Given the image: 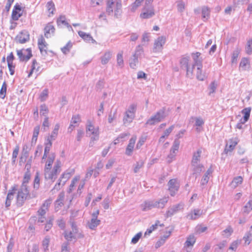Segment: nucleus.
Masks as SVG:
<instances>
[{"instance_id":"nucleus-22","label":"nucleus","mask_w":252,"mask_h":252,"mask_svg":"<svg viewBox=\"0 0 252 252\" xmlns=\"http://www.w3.org/2000/svg\"><path fill=\"white\" fill-rule=\"evenodd\" d=\"M60 128V124H57L54 127L53 131L47 138V142H51L56 139L58 134V131Z\"/></svg>"},{"instance_id":"nucleus-39","label":"nucleus","mask_w":252,"mask_h":252,"mask_svg":"<svg viewBox=\"0 0 252 252\" xmlns=\"http://www.w3.org/2000/svg\"><path fill=\"white\" fill-rule=\"evenodd\" d=\"M243 239L244 241V244L246 246L249 245L252 240V234L250 232H247L243 237Z\"/></svg>"},{"instance_id":"nucleus-8","label":"nucleus","mask_w":252,"mask_h":252,"mask_svg":"<svg viewBox=\"0 0 252 252\" xmlns=\"http://www.w3.org/2000/svg\"><path fill=\"white\" fill-rule=\"evenodd\" d=\"M143 49L141 45L136 47L135 53L129 60V65L131 68L135 69L138 64V58L143 53Z\"/></svg>"},{"instance_id":"nucleus-21","label":"nucleus","mask_w":252,"mask_h":252,"mask_svg":"<svg viewBox=\"0 0 252 252\" xmlns=\"http://www.w3.org/2000/svg\"><path fill=\"white\" fill-rule=\"evenodd\" d=\"M250 67V62L248 58H243L239 64V69L246 70Z\"/></svg>"},{"instance_id":"nucleus-62","label":"nucleus","mask_w":252,"mask_h":252,"mask_svg":"<svg viewBox=\"0 0 252 252\" xmlns=\"http://www.w3.org/2000/svg\"><path fill=\"white\" fill-rule=\"evenodd\" d=\"M233 232V229L230 226H228L223 231V234L225 236H229Z\"/></svg>"},{"instance_id":"nucleus-33","label":"nucleus","mask_w":252,"mask_h":252,"mask_svg":"<svg viewBox=\"0 0 252 252\" xmlns=\"http://www.w3.org/2000/svg\"><path fill=\"white\" fill-rule=\"evenodd\" d=\"M174 127L175 125H173L167 128L165 130H164L163 135H161L159 138V142L163 141L164 138H167L169 136L170 133L173 131Z\"/></svg>"},{"instance_id":"nucleus-2","label":"nucleus","mask_w":252,"mask_h":252,"mask_svg":"<svg viewBox=\"0 0 252 252\" xmlns=\"http://www.w3.org/2000/svg\"><path fill=\"white\" fill-rule=\"evenodd\" d=\"M16 193V203L18 205H22L30 197L29 190L26 186L21 185L20 189L17 188Z\"/></svg>"},{"instance_id":"nucleus-24","label":"nucleus","mask_w":252,"mask_h":252,"mask_svg":"<svg viewBox=\"0 0 252 252\" xmlns=\"http://www.w3.org/2000/svg\"><path fill=\"white\" fill-rule=\"evenodd\" d=\"M64 194L63 193H61L59 195L58 198L56 201L55 206L57 211L60 210L61 208L64 205Z\"/></svg>"},{"instance_id":"nucleus-31","label":"nucleus","mask_w":252,"mask_h":252,"mask_svg":"<svg viewBox=\"0 0 252 252\" xmlns=\"http://www.w3.org/2000/svg\"><path fill=\"white\" fill-rule=\"evenodd\" d=\"M134 114L127 113L126 112L125 115L123 119L124 124L125 126H128L133 120L134 118Z\"/></svg>"},{"instance_id":"nucleus-3","label":"nucleus","mask_w":252,"mask_h":252,"mask_svg":"<svg viewBox=\"0 0 252 252\" xmlns=\"http://www.w3.org/2000/svg\"><path fill=\"white\" fill-rule=\"evenodd\" d=\"M86 134L92 141H97L99 139V130L98 127H95L90 120H88L86 126Z\"/></svg>"},{"instance_id":"nucleus-64","label":"nucleus","mask_w":252,"mask_h":252,"mask_svg":"<svg viewBox=\"0 0 252 252\" xmlns=\"http://www.w3.org/2000/svg\"><path fill=\"white\" fill-rule=\"evenodd\" d=\"M28 252H39L38 246L36 244H33L29 248Z\"/></svg>"},{"instance_id":"nucleus-53","label":"nucleus","mask_w":252,"mask_h":252,"mask_svg":"<svg viewBox=\"0 0 252 252\" xmlns=\"http://www.w3.org/2000/svg\"><path fill=\"white\" fill-rule=\"evenodd\" d=\"M246 52L247 54L250 55L252 53V38L247 41L246 46Z\"/></svg>"},{"instance_id":"nucleus-44","label":"nucleus","mask_w":252,"mask_h":252,"mask_svg":"<svg viewBox=\"0 0 252 252\" xmlns=\"http://www.w3.org/2000/svg\"><path fill=\"white\" fill-rule=\"evenodd\" d=\"M57 23L58 26H61L62 25L66 26L68 24V23L66 21V18L64 15L60 16L57 19Z\"/></svg>"},{"instance_id":"nucleus-12","label":"nucleus","mask_w":252,"mask_h":252,"mask_svg":"<svg viewBox=\"0 0 252 252\" xmlns=\"http://www.w3.org/2000/svg\"><path fill=\"white\" fill-rule=\"evenodd\" d=\"M18 187V186L15 184L12 186L8 190L5 202L6 207L8 208L10 206L11 201L13 200L14 195L17 190Z\"/></svg>"},{"instance_id":"nucleus-50","label":"nucleus","mask_w":252,"mask_h":252,"mask_svg":"<svg viewBox=\"0 0 252 252\" xmlns=\"http://www.w3.org/2000/svg\"><path fill=\"white\" fill-rule=\"evenodd\" d=\"M22 12H19L16 11L13 8L12 12V14H11V18L13 20H14V21L18 20L19 19V18L21 16H22Z\"/></svg>"},{"instance_id":"nucleus-34","label":"nucleus","mask_w":252,"mask_h":252,"mask_svg":"<svg viewBox=\"0 0 252 252\" xmlns=\"http://www.w3.org/2000/svg\"><path fill=\"white\" fill-rule=\"evenodd\" d=\"M78 35L85 41L90 42V39H92V36L89 33H87L82 31L78 32Z\"/></svg>"},{"instance_id":"nucleus-14","label":"nucleus","mask_w":252,"mask_h":252,"mask_svg":"<svg viewBox=\"0 0 252 252\" xmlns=\"http://www.w3.org/2000/svg\"><path fill=\"white\" fill-rule=\"evenodd\" d=\"M201 153V151L198 150L196 153L194 154L192 160V165L194 166V171L196 173L200 172L203 168L202 165H197V163L199 161Z\"/></svg>"},{"instance_id":"nucleus-17","label":"nucleus","mask_w":252,"mask_h":252,"mask_svg":"<svg viewBox=\"0 0 252 252\" xmlns=\"http://www.w3.org/2000/svg\"><path fill=\"white\" fill-rule=\"evenodd\" d=\"M38 46L41 54L44 56L46 55L47 54V44L42 35L38 39Z\"/></svg>"},{"instance_id":"nucleus-19","label":"nucleus","mask_w":252,"mask_h":252,"mask_svg":"<svg viewBox=\"0 0 252 252\" xmlns=\"http://www.w3.org/2000/svg\"><path fill=\"white\" fill-rule=\"evenodd\" d=\"M44 36L47 38L51 37L54 35L55 29L54 26L51 23H48L44 29Z\"/></svg>"},{"instance_id":"nucleus-10","label":"nucleus","mask_w":252,"mask_h":252,"mask_svg":"<svg viewBox=\"0 0 252 252\" xmlns=\"http://www.w3.org/2000/svg\"><path fill=\"white\" fill-rule=\"evenodd\" d=\"M17 55L21 62H27L32 56V49L30 48L17 51Z\"/></svg>"},{"instance_id":"nucleus-59","label":"nucleus","mask_w":252,"mask_h":252,"mask_svg":"<svg viewBox=\"0 0 252 252\" xmlns=\"http://www.w3.org/2000/svg\"><path fill=\"white\" fill-rule=\"evenodd\" d=\"M136 105L135 104H131L127 110L126 111V112H127V113L134 114L135 116V113L136 112Z\"/></svg>"},{"instance_id":"nucleus-56","label":"nucleus","mask_w":252,"mask_h":252,"mask_svg":"<svg viewBox=\"0 0 252 252\" xmlns=\"http://www.w3.org/2000/svg\"><path fill=\"white\" fill-rule=\"evenodd\" d=\"M135 143H129L126 148V155L129 156L131 154L134 147Z\"/></svg>"},{"instance_id":"nucleus-47","label":"nucleus","mask_w":252,"mask_h":252,"mask_svg":"<svg viewBox=\"0 0 252 252\" xmlns=\"http://www.w3.org/2000/svg\"><path fill=\"white\" fill-rule=\"evenodd\" d=\"M52 146V143H47L44 149V153L42 157V159H45V160L48 157L47 155L49 153L51 147Z\"/></svg>"},{"instance_id":"nucleus-37","label":"nucleus","mask_w":252,"mask_h":252,"mask_svg":"<svg viewBox=\"0 0 252 252\" xmlns=\"http://www.w3.org/2000/svg\"><path fill=\"white\" fill-rule=\"evenodd\" d=\"M210 10L207 6H203L202 8V16L203 19L208 20L210 17Z\"/></svg>"},{"instance_id":"nucleus-23","label":"nucleus","mask_w":252,"mask_h":252,"mask_svg":"<svg viewBox=\"0 0 252 252\" xmlns=\"http://www.w3.org/2000/svg\"><path fill=\"white\" fill-rule=\"evenodd\" d=\"M25 167L27 168V171L24 174L22 185H24L25 184L28 183L31 179V165L27 164L25 166Z\"/></svg>"},{"instance_id":"nucleus-25","label":"nucleus","mask_w":252,"mask_h":252,"mask_svg":"<svg viewBox=\"0 0 252 252\" xmlns=\"http://www.w3.org/2000/svg\"><path fill=\"white\" fill-rule=\"evenodd\" d=\"M80 178L81 177L79 175H77L72 178L68 188L69 192H72L75 189V188L77 184L80 181Z\"/></svg>"},{"instance_id":"nucleus-11","label":"nucleus","mask_w":252,"mask_h":252,"mask_svg":"<svg viewBox=\"0 0 252 252\" xmlns=\"http://www.w3.org/2000/svg\"><path fill=\"white\" fill-rule=\"evenodd\" d=\"M166 41V37L161 36L158 37L154 42L153 47V52L154 53L160 52L163 49V45L165 44Z\"/></svg>"},{"instance_id":"nucleus-16","label":"nucleus","mask_w":252,"mask_h":252,"mask_svg":"<svg viewBox=\"0 0 252 252\" xmlns=\"http://www.w3.org/2000/svg\"><path fill=\"white\" fill-rule=\"evenodd\" d=\"M15 39L17 42L21 44L25 43L29 40L30 35L27 31H23L17 35Z\"/></svg>"},{"instance_id":"nucleus-1","label":"nucleus","mask_w":252,"mask_h":252,"mask_svg":"<svg viewBox=\"0 0 252 252\" xmlns=\"http://www.w3.org/2000/svg\"><path fill=\"white\" fill-rule=\"evenodd\" d=\"M56 155L54 153L48 156L45 161L44 175L46 180L55 181L62 171V164L60 161H57L54 165Z\"/></svg>"},{"instance_id":"nucleus-45","label":"nucleus","mask_w":252,"mask_h":252,"mask_svg":"<svg viewBox=\"0 0 252 252\" xmlns=\"http://www.w3.org/2000/svg\"><path fill=\"white\" fill-rule=\"evenodd\" d=\"M218 85L215 81H213L210 84L208 89L209 90V92L208 93V94L210 95L212 94H213L215 93L217 88Z\"/></svg>"},{"instance_id":"nucleus-7","label":"nucleus","mask_w":252,"mask_h":252,"mask_svg":"<svg viewBox=\"0 0 252 252\" xmlns=\"http://www.w3.org/2000/svg\"><path fill=\"white\" fill-rule=\"evenodd\" d=\"M165 109L162 108L158 111L154 116L148 119L146 122L147 125H154L157 123L160 122L166 117Z\"/></svg>"},{"instance_id":"nucleus-13","label":"nucleus","mask_w":252,"mask_h":252,"mask_svg":"<svg viewBox=\"0 0 252 252\" xmlns=\"http://www.w3.org/2000/svg\"><path fill=\"white\" fill-rule=\"evenodd\" d=\"M155 14L154 6H144L140 17L142 19H149L153 17Z\"/></svg>"},{"instance_id":"nucleus-51","label":"nucleus","mask_w":252,"mask_h":252,"mask_svg":"<svg viewBox=\"0 0 252 252\" xmlns=\"http://www.w3.org/2000/svg\"><path fill=\"white\" fill-rule=\"evenodd\" d=\"M154 203L150 202H145L142 205V210L144 211L150 210L154 207Z\"/></svg>"},{"instance_id":"nucleus-54","label":"nucleus","mask_w":252,"mask_h":252,"mask_svg":"<svg viewBox=\"0 0 252 252\" xmlns=\"http://www.w3.org/2000/svg\"><path fill=\"white\" fill-rule=\"evenodd\" d=\"M39 129H40L39 126H37L34 127V129H33V136H32V142H33L34 141L35 142L36 141L37 137H38V135L39 134Z\"/></svg>"},{"instance_id":"nucleus-42","label":"nucleus","mask_w":252,"mask_h":252,"mask_svg":"<svg viewBox=\"0 0 252 252\" xmlns=\"http://www.w3.org/2000/svg\"><path fill=\"white\" fill-rule=\"evenodd\" d=\"M99 223L100 220L93 218L89 224V227L91 229H94Z\"/></svg>"},{"instance_id":"nucleus-29","label":"nucleus","mask_w":252,"mask_h":252,"mask_svg":"<svg viewBox=\"0 0 252 252\" xmlns=\"http://www.w3.org/2000/svg\"><path fill=\"white\" fill-rule=\"evenodd\" d=\"M40 68V67L38 65V63L36 62V60L35 59L32 60L31 65V69L28 74V77L29 78L32 75L34 70H35L36 71L38 72L39 71Z\"/></svg>"},{"instance_id":"nucleus-9","label":"nucleus","mask_w":252,"mask_h":252,"mask_svg":"<svg viewBox=\"0 0 252 252\" xmlns=\"http://www.w3.org/2000/svg\"><path fill=\"white\" fill-rule=\"evenodd\" d=\"M75 172V169H72L71 170H67L64 171L60 177L58 185L59 186H64L65 183L67 182V181L71 178V177L72 176V175Z\"/></svg>"},{"instance_id":"nucleus-58","label":"nucleus","mask_w":252,"mask_h":252,"mask_svg":"<svg viewBox=\"0 0 252 252\" xmlns=\"http://www.w3.org/2000/svg\"><path fill=\"white\" fill-rule=\"evenodd\" d=\"M47 8L49 13H53L55 9V4L52 1H48L46 4Z\"/></svg>"},{"instance_id":"nucleus-38","label":"nucleus","mask_w":252,"mask_h":252,"mask_svg":"<svg viewBox=\"0 0 252 252\" xmlns=\"http://www.w3.org/2000/svg\"><path fill=\"white\" fill-rule=\"evenodd\" d=\"M130 135L129 133H123L120 134L115 139V140L118 142H123L128 140V137Z\"/></svg>"},{"instance_id":"nucleus-49","label":"nucleus","mask_w":252,"mask_h":252,"mask_svg":"<svg viewBox=\"0 0 252 252\" xmlns=\"http://www.w3.org/2000/svg\"><path fill=\"white\" fill-rule=\"evenodd\" d=\"M237 143H227L224 149V152L227 154L228 152H231L235 148Z\"/></svg>"},{"instance_id":"nucleus-4","label":"nucleus","mask_w":252,"mask_h":252,"mask_svg":"<svg viewBox=\"0 0 252 252\" xmlns=\"http://www.w3.org/2000/svg\"><path fill=\"white\" fill-rule=\"evenodd\" d=\"M189 56L184 55L181 58L179 63L181 68L186 70L187 76L191 78L193 76V67L189 65Z\"/></svg>"},{"instance_id":"nucleus-46","label":"nucleus","mask_w":252,"mask_h":252,"mask_svg":"<svg viewBox=\"0 0 252 252\" xmlns=\"http://www.w3.org/2000/svg\"><path fill=\"white\" fill-rule=\"evenodd\" d=\"M252 108L250 107H246L241 111V113L244 115V119H249Z\"/></svg>"},{"instance_id":"nucleus-15","label":"nucleus","mask_w":252,"mask_h":252,"mask_svg":"<svg viewBox=\"0 0 252 252\" xmlns=\"http://www.w3.org/2000/svg\"><path fill=\"white\" fill-rule=\"evenodd\" d=\"M168 190L171 196H174L178 190L180 185L177 179H173L169 180L168 183Z\"/></svg>"},{"instance_id":"nucleus-32","label":"nucleus","mask_w":252,"mask_h":252,"mask_svg":"<svg viewBox=\"0 0 252 252\" xmlns=\"http://www.w3.org/2000/svg\"><path fill=\"white\" fill-rule=\"evenodd\" d=\"M112 57V53L110 51H106L101 58V62L102 64H106L108 63Z\"/></svg>"},{"instance_id":"nucleus-5","label":"nucleus","mask_w":252,"mask_h":252,"mask_svg":"<svg viewBox=\"0 0 252 252\" xmlns=\"http://www.w3.org/2000/svg\"><path fill=\"white\" fill-rule=\"evenodd\" d=\"M71 230H66L64 232V237L68 241H70L76 237L82 238L83 235L79 232L76 223L74 221L70 222Z\"/></svg>"},{"instance_id":"nucleus-40","label":"nucleus","mask_w":252,"mask_h":252,"mask_svg":"<svg viewBox=\"0 0 252 252\" xmlns=\"http://www.w3.org/2000/svg\"><path fill=\"white\" fill-rule=\"evenodd\" d=\"M72 47V43L70 41H68L66 44L61 48L62 52L65 55L68 54Z\"/></svg>"},{"instance_id":"nucleus-26","label":"nucleus","mask_w":252,"mask_h":252,"mask_svg":"<svg viewBox=\"0 0 252 252\" xmlns=\"http://www.w3.org/2000/svg\"><path fill=\"white\" fill-rule=\"evenodd\" d=\"M196 242V238L193 235H190L184 244L185 248L192 247Z\"/></svg>"},{"instance_id":"nucleus-48","label":"nucleus","mask_w":252,"mask_h":252,"mask_svg":"<svg viewBox=\"0 0 252 252\" xmlns=\"http://www.w3.org/2000/svg\"><path fill=\"white\" fill-rule=\"evenodd\" d=\"M6 90H7V85L4 81L1 86V89L0 90V97L4 99L5 97L6 93Z\"/></svg>"},{"instance_id":"nucleus-55","label":"nucleus","mask_w":252,"mask_h":252,"mask_svg":"<svg viewBox=\"0 0 252 252\" xmlns=\"http://www.w3.org/2000/svg\"><path fill=\"white\" fill-rule=\"evenodd\" d=\"M226 243V241H223L222 242H220L219 244L216 245L215 248V251L217 252H220L225 247Z\"/></svg>"},{"instance_id":"nucleus-30","label":"nucleus","mask_w":252,"mask_h":252,"mask_svg":"<svg viewBox=\"0 0 252 252\" xmlns=\"http://www.w3.org/2000/svg\"><path fill=\"white\" fill-rule=\"evenodd\" d=\"M202 212L200 210L194 209L188 214V217L190 220H195L199 218Z\"/></svg>"},{"instance_id":"nucleus-27","label":"nucleus","mask_w":252,"mask_h":252,"mask_svg":"<svg viewBox=\"0 0 252 252\" xmlns=\"http://www.w3.org/2000/svg\"><path fill=\"white\" fill-rule=\"evenodd\" d=\"M168 201V197H165L154 203V207L163 208Z\"/></svg>"},{"instance_id":"nucleus-41","label":"nucleus","mask_w":252,"mask_h":252,"mask_svg":"<svg viewBox=\"0 0 252 252\" xmlns=\"http://www.w3.org/2000/svg\"><path fill=\"white\" fill-rule=\"evenodd\" d=\"M117 63L120 67L124 66V60L123 56V52H119L117 56Z\"/></svg>"},{"instance_id":"nucleus-6","label":"nucleus","mask_w":252,"mask_h":252,"mask_svg":"<svg viewBox=\"0 0 252 252\" xmlns=\"http://www.w3.org/2000/svg\"><path fill=\"white\" fill-rule=\"evenodd\" d=\"M115 6L114 10L115 15L117 17L121 14L122 4L117 0H108L107 3L106 12L110 15L113 11V7Z\"/></svg>"},{"instance_id":"nucleus-28","label":"nucleus","mask_w":252,"mask_h":252,"mask_svg":"<svg viewBox=\"0 0 252 252\" xmlns=\"http://www.w3.org/2000/svg\"><path fill=\"white\" fill-rule=\"evenodd\" d=\"M243 182V178L241 176L234 177L230 183V185L232 188H236L238 186L241 185Z\"/></svg>"},{"instance_id":"nucleus-43","label":"nucleus","mask_w":252,"mask_h":252,"mask_svg":"<svg viewBox=\"0 0 252 252\" xmlns=\"http://www.w3.org/2000/svg\"><path fill=\"white\" fill-rule=\"evenodd\" d=\"M240 51L238 49L235 50L232 53L231 57V63L232 64H236L237 62V59L238 58Z\"/></svg>"},{"instance_id":"nucleus-52","label":"nucleus","mask_w":252,"mask_h":252,"mask_svg":"<svg viewBox=\"0 0 252 252\" xmlns=\"http://www.w3.org/2000/svg\"><path fill=\"white\" fill-rule=\"evenodd\" d=\"M81 122V118L79 115H73L70 121V124L74 125H78L79 123Z\"/></svg>"},{"instance_id":"nucleus-61","label":"nucleus","mask_w":252,"mask_h":252,"mask_svg":"<svg viewBox=\"0 0 252 252\" xmlns=\"http://www.w3.org/2000/svg\"><path fill=\"white\" fill-rule=\"evenodd\" d=\"M177 2L178 11L182 12L185 9V3L183 1H178Z\"/></svg>"},{"instance_id":"nucleus-60","label":"nucleus","mask_w":252,"mask_h":252,"mask_svg":"<svg viewBox=\"0 0 252 252\" xmlns=\"http://www.w3.org/2000/svg\"><path fill=\"white\" fill-rule=\"evenodd\" d=\"M19 147L18 146H16L14 150H13L12 153V162L14 163L16 161V158L19 153Z\"/></svg>"},{"instance_id":"nucleus-36","label":"nucleus","mask_w":252,"mask_h":252,"mask_svg":"<svg viewBox=\"0 0 252 252\" xmlns=\"http://www.w3.org/2000/svg\"><path fill=\"white\" fill-rule=\"evenodd\" d=\"M202 67H200L199 70H197L196 72V78L199 81H204L206 78H207V75L202 72Z\"/></svg>"},{"instance_id":"nucleus-35","label":"nucleus","mask_w":252,"mask_h":252,"mask_svg":"<svg viewBox=\"0 0 252 252\" xmlns=\"http://www.w3.org/2000/svg\"><path fill=\"white\" fill-rule=\"evenodd\" d=\"M193 63L191 65V67H193V70L195 66H197V70H199L200 67H202L203 59L201 58L199 59L193 58Z\"/></svg>"},{"instance_id":"nucleus-18","label":"nucleus","mask_w":252,"mask_h":252,"mask_svg":"<svg viewBox=\"0 0 252 252\" xmlns=\"http://www.w3.org/2000/svg\"><path fill=\"white\" fill-rule=\"evenodd\" d=\"M193 120L195 121L194 126L196 127V131L200 132L202 130V126L204 125V121L200 117H195L192 116L190 118L189 122V123H191Z\"/></svg>"},{"instance_id":"nucleus-63","label":"nucleus","mask_w":252,"mask_h":252,"mask_svg":"<svg viewBox=\"0 0 252 252\" xmlns=\"http://www.w3.org/2000/svg\"><path fill=\"white\" fill-rule=\"evenodd\" d=\"M49 243H50V238L49 237H46L43 240L42 246L45 251L48 250Z\"/></svg>"},{"instance_id":"nucleus-20","label":"nucleus","mask_w":252,"mask_h":252,"mask_svg":"<svg viewBox=\"0 0 252 252\" xmlns=\"http://www.w3.org/2000/svg\"><path fill=\"white\" fill-rule=\"evenodd\" d=\"M164 224L163 223H161L160 222L157 220L156 221L155 223L153 224L151 226H150L149 228H148L146 231L144 233L145 236L150 235L154 231L156 230L158 226H163Z\"/></svg>"},{"instance_id":"nucleus-57","label":"nucleus","mask_w":252,"mask_h":252,"mask_svg":"<svg viewBox=\"0 0 252 252\" xmlns=\"http://www.w3.org/2000/svg\"><path fill=\"white\" fill-rule=\"evenodd\" d=\"M48 111V108L45 104H42L40 106V114L41 115L45 116Z\"/></svg>"}]
</instances>
